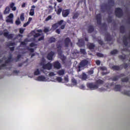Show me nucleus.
Wrapping results in <instances>:
<instances>
[{"label":"nucleus","instance_id":"nucleus-54","mask_svg":"<svg viewBox=\"0 0 130 130\" xmlns=\"http://www.w3.org/2000/svg\"><path fill=\"white\" fill-rule=\"evenodd\" d=\"M21 23V22L19 20H16L15 21L16 25H19Z\"/></svg>","mask_w":130,"mask_h":130},{"label":"nucleus","instance_id":"nucleus-22","mask_svg":"<svg viewBox=\"0 0 130 130\" xmlns=\"http://www.w3.org/2000/svg\"><path fill=\"white\" fill-rule=\"evenodd\" d=\"M123 44L125 46H127L128 45L127 38L125 36L123 37Z\"/></svg>","mask_w":130,"mask_h":130},{"label":"nucleus","instance_id":"nucleus-12","mask_svg":"<svg viewBox=\"0 0 130 130\" xmlns=\"http://www.w3.org/2000/svg\"><path fill=\"white\" fill-rule=\"evenodd\" d=\"M54 55V52L53 51H51L47 55V59L49 60H52L53 56Z\"/></svg>","mask_w":130,"mask_h":130},{"label":"nucleus","instance_id":"nucleus-57","mask_svg":"<svg viewBox=\"0 0 130 130\" xmlns=\"http://www.w3.org/2000/svg\"><path fill=\"white\" fill-rule=\"evenodd\" d=\"M49 31V29L48 28H45V29H44L43 32L47 33Z\"/></svg>","mask_w":130,"mask_h":130},{"label":"nucleus","instance_id":"nucleus-38","mask_svg":"<svg viewBox=\"0 0 130 130\" xmlns=\"http://www.w3.org/2000/svg\"><path fill=\"white\" fill-rule=\"evenodd\" d=\"M16 45L15 43H12V42H9L8 43L7 46H13Z\"/></svg>","mask_w":130,"mask_h":130},{"label":"nucleus","instance_id":"nucleus-7","mask_svg":"<svg viewBox=\"0 0 130 130\" xmlns=\"http://www.w3.org/2000/svg\"><path fill=\"white\" fill-rule=\"evenodd\" d=\"M96 19L98 25H101L102 23V17L101 16V14L100 13L96 15Z\"/></svg>","mask_w":130,"mask_h":130},{"label":"nucleus","instance_id":"nucleus-47","mask_svg":"<svg viewBox=\"0 0 130 130\" xmlns=\"http://www.w3.org/2000/svg\"><path fill=\"white\" fill-rule=\"evenodd\" d=\"M80 52L82 54H86V51H85V50L84 49H80Z\"/></svg>","mask_w":130,"mask_h":130},{"label":"nucleus","instance_id":"nucleus-1","mask_svg":"<svg viewBox=\"0 0 130 130\" xmlns=\"http://www.w3.org/2000/svg\"><path fill=\"white\" fill-rule=\"evenodd\" d=\"M10 9H12V11H16L17 7L15 6V3L14 2H11L10 3L9 6H7L5 10L4 11V15H8L10 13Z\"/></svg>","mask_w":130,"mask_h":130},{"label":"nucleus","instance_id":"nucleus-58","mask_svg":"<svg viewBox=\"0 0 130 130\" xmlns=\"http://www.w3.org/2000/svg\"><path fill=\"white\" fill-rule=\"evenodd\" d=\"M44 40V36H43V37H40L38 39V42H40L42 40Z\"/></svg>","mask_w":130,"mask_h":130},{"label":"nucleus","instance_id":"nucleus-56","mask_svg":"<svg viewBox=\"0 0 130 130\" xmlns=\"http://www.w3.org/2000/svg\"><path fill=\"white\" fill-rule=\"evenodd\" d=\"M8 61H10V62L12 61V55H11L9 57H8Z\"/></svg>","mask_w":130,"mask_h":130},{"label":"nucleus","instance_id":"nucleus-32","mask_svg":"<svg viewBox=\"0 0 130 130\" xmlns=\"http://www.w3.org/2000/svg\"><path fill=\"white\" fill-rule=\"evenodd\" d=\"M117 53H118V50H117L116 49H114V50H112V51L110 52V54L111 55H115Z\"/></svg>","mask_w":130,"mask_h":130},{"label":"nucleus","instance_id":"nucleus-45","mask_svg":"<svg viewBox=\"0 0 130 130\" xmlns=\"http://www.w3.org/2000/svg\"><path fill=\"white\" fill-rule=\"evenodd\" d=\"M56 80H57V81L58 82H61L63 80V79L61 78V77H57V78H56Z\"/></svg>","mask_w":130,"mask_h":130},{"label":"nucleus","instance_id":"nucleus-23","mask_svg":"<svg viewBox=\"0 0 130 130\" xmlns=\"http://www.w3.org/2000/svg\"><path fill=\"white\" fill-rule=\"evenodd\" d=\"M79 16V12H75L73 13V19L74 20L77 19Z\"/></svg>","mask_w":130,"mask_h":130},{"label":"nucleus","instance_id":"nucleus-4","mask_svg":"<svg viewBox=\"0 0 130 130\" xmlns=\"http://www.w3.org/2000/svg\"><path fill=\"white\" fill-rule=\"evenodd\" d=\"M86 87L91 90H96L99 88V85L90 82L86 84Z\"/></svg>","mask_w":130,"mask_h":130},{"label":"nucleus","instance_id":"nucleus-53","mask_svg":"<svg viewBox=\"0 0 130 130\" xmlns=\"http://www.w3.org/2000/svg\"><path fill=\"white\" fill-rule=\"evenodd\" d=\"M100 70L104 71H107V68L106 67H100Z\"/></svg>","mask_w":130,"mask_h":130},{"label":"nucleus","instance_id":"nucleus-31","mask_svg":"<svg viewBox=\"0 0 130 130\" xmlns=\"http://www.w3.org/2000/svg\"><path fill=\"white\" fill-rule=\"evenodd\" d=\"M118 58L120 59L124 60V59H126V56L125 54H124L123 55H119Z\"/></svg>","mask_w":130,"mask_h":130},{"label":"nucleus","instance_id":"nucleus-13","mask_svg":"<svg viewBox=\"0 0 130 130\" xmlns=\"http://www.w3.org/2000/svg\"><path fill=\"white\" fill-rule=\"evenodd\" d=\"M9 32L8 31L4 32V36L6 38H7L8 39H11L13 38V35L12 34H9Z\"/></svg>","mask_w":130,"mask_h":130},{"label":"nucleus","instance_id":"nucleus-18","mask_svg":"<svg viewBox=\"0 0 130 130\" xmlns=\"http://www.w3.org/2000/svg\"><path fill=\"white\" fill-rule=\"evenodd\" d=\"M93 31H94V27H93V26L89 25L88 26V29H87V32H88V33L89 34H91L93 32Z\"/></svg>","mask_w":130,"mask_h":130},{"label":"nucleus","instance_id":"nucleus-3","mask_svg":"<svg viewBox=\"0 0 130 130\" xmlns=\"http://www.w3.org/2000/svg\"><path fill=\"white\" fill-rule=\"evenodd\" d=\"M115 15L117 18H121L123 16L122 9L120 8H117L115 9Z\"/></svg>","mask_w":130,"mask_h":130},{"label":"nucleus","instance_id":"nucleus-28","mask_svg":"<svg viewBox=\"0 0 130 130\" xmlns=\"http://www.w3.org/2000/svg\"><path fill=\"white\" fill-rule=\"evenodd\" d=\"M122 93L124 95H127L130 97V91L124 90L122 92Z\"/></svg>","mask_w":130,"mask_h":130},{"label":"nucleus","instance_id":"nucleus-15","mask_svg":"<svg viewBox=\"0 0 130 130\" xmlns=\"http://www.w3.org/2000/svg\"><path fill=\"white\" fill-rule=\"evenodd\" d=\"M36 7L35 5H32L31 7V9L30 10V12H29V15L31 16H33L35 14V12H34V11H35V8H36Z\"/></svg>","mask_w":130,"mask_h":130},{"label":"nucleus","instance_id":"nucleus-30","mask_svg":"<svg viewBox=\"0 0 130 130\" xmlns=\"http://www.w3.org/2000/svg\"><path fill=\"white\" fill-rule=\"evenodd\" d=\"M119 79L118 76H115L114 77L110 78V80H112L113 81H117Z\"/></svg>","mask_w":130,"mask_h":130},{"label":"nucleus","instance_id":"nucleus-17","mask_svg":"<svg viewBox=\"0 0 130 130\" xmlns=\"http://www.w3.org/2000/svg\"><path fill=\"white\" fill-rule=\"evenodd\" d=\"M57 8H58L57 10L55 9V11L56 12V14H57V15H60L61 12L63 11L62 10V8L60 7L59 6H57Z\"/></svg>","mask_w":130,"mask_h":130},{"label":"nucleus","instance_id":"nucleus-25","mask_svg":"<svg viewBox=\"0 0 130 130\" xmlns=\"http://www.w3.org/2000/svg\"><path fill=\"white\" fill-rule=\"evenodd\" d=\"M65 74V71L64 70H59L57 72V74L59 76H63Z\"/></svg>","mask_w":130,"mask_h":130},{"label":"nucleus","instance_id":"nucleus-59","mask_svg":"<svg viewBox=\"0 0 130 130\" xmlns=\"http://www.w3.org/2000/svg\"><path fill=\"white\" fill-rule=\"evenodd\" d=\"M30 22H27L26 23H25L24 24H23V27H26V26L28 25L29 24Z\"/></svg>","mask_w":130,"mask_h":130},{"label":"nucleus","instance_id":"nucleus-41","mask_svg":"<svg viewBox=\"0 0 130 130\" xmlns=\"http://www.w3.org/2000/svg\"><path fill=\"white\" fill-rule=\"evenodd\" d=\"M109 3L112 4V6L113 7L115 5V1L114 0H109Z\"/></svg>","mask_w":130,"mask_h":130},{"label":"nucleus","instance_id":"nucleus-62","mask_svg":"<svg viewBox=\"0 0 130 130\" xmlns=\"http://www.w3.org/2000/svg\"><path fill=\"white\" fill-rule=\"evenodd\" d=\"M7 66L6 63L2 64V65L0 66V70H2V67H5Z\"/></svg>","mask_w":130,"mask_h":130},{"label":"nucleus","instance_id":"nucleus-51","mask_svg":"<svg viewBox=\"0 0 130 130\" xmlns=\"http://www.w3.org/2000/svg\"><path fill=\"white\" fill-rule=\"evenodd\" d=\"M98 43H99V44H100L101 45H104V42H103V41H102L101 40H98Z\"/></svg>","mask_w":130,"mask_h":130},{"label":"nucleus","instance_id":"nucleus-33","mask_svg":"<svg viewBox=\"0 0 130 130\" xmlns=\"http://www.w3.org/2000/svg\"><path fill=\"white\" fill-rule=\"evenodd\" d=\"M129 80L128 77H125L121 79L122 82H127Z\"/></svg>","mask_w":130,"mask_h":130},{"label":"nucleus","instance_id":"nucleus-42","mask_svg":"<svg viewBox=\"0 0 130 130\" xmlns=\"http://www.w3.org/2000/svg\"><path fill=\"white\" fill-rule=\"evenodd\" d=\"M58 25L57 23H55L52 26V28H53L54 29H56L57 28H58Z\"/></svg>","mask_w":130,"mask_h":130},{"label":"nucleus","instance_id":"nucleus-36","mask_svg":"<svg viewBox=\"0 0 130 130\" xmlns=\"http://www.w3.org/2000/svg\"><path fill=\"white\" fill-rule=\"evenodd\" d=\"M20 20H21V21H24L25 18H24V13H22L21 14V15H20Z\"/></svg>","mask_w":130,"mask_h":130},{"label":"nucleus","instance_id":"nucleus-35","mask_svg":"<svg viewBox=\"0 0 130 130\" xmlns=\"http://www.w3.org/2000/svg\"><path fill=\"white\" fill-rule=\"evenodd\" d=\"M40 71L39 70V69H37V70H36L34 72V75L35 76H38L39 75H40Z\"/></svg>","mask_w":130,"mask_h":130},{"label":"nucleus","instance_id":"nucleus-10","mask_svg":"<svg viewBox=\"0 0 130 130\" xmlns=\"http://www.w3.org/2000/svg\"><path fill=\"white\" fill-rule=\"evenodd\" d=\"M52 64L50 62H48L47 64H45L43 66V69L44 70H50L52 69Z\"/></svg>","mask_w":130,"mask_h":130},{"label":"nucleus","instance_id":"nucleus-48","mask_svg":"<svg viewBox=\"0 0 130 130\" xmlns=\"http://www.w3.org/2000/svg\"><path fill=\"white\" fill-rule=\"evenodd\" d=\"M63 23V20H61L59 21H58L57 23H56V24H57V25H61Z\"/></svg>","mask_w":130,"mask_h":130},{"label":"nucleus","instance_id":"nucleus-37","mask_svg":"<svg viewBox=\"0 0 130 130\" xmlns=\"http://www.w3.org/2000/svg\"><path fill=\"white\" fill-rule=\"evenodd\" d=\"M107 21H108V23H111L112 21V17L111 16H108V17L107 19Z\"/></svg>","mask_w":130,"mask_h":130},{"label":"nucleus","instance_id":"nucleus-50","mask_svg":"<svg viewBox=\"0 0 130 130\" xmlns=\"http://www.w3.org/2000/svg\"><path fill=\"white\" fill-rule=\"evenodd\" d=\"M122 66L123 68H124V69L126 70L128 68V65L127 63H124L122 64Z\"/></svg>","mask_w":130,"mask_h":130},{"label":"nucleus","instance_id":"nucleus-61","mask_svg":"<svg viewBox=\"0 0 130 130\" xmlns=\"http://www.w3.org/2000/svg\"><path fill=\"white\" fill-rule=\"evenodd\" d=\"M96 64H97V66H100V64H101V61L100 60H96Z\"/></svg>","mask_w":130,"mask_h":130},{"label":"nucleus","instance_id":"nucleus-5","mask_svg":"<svg viewBox=\"0 0 130 130\" xmlns=\"http://www.w3.org/2000/svg\"><path fill=\"white\" fill-rule=\"evenodd\" d=\"M71 13V9H63L62 11V16L63 18H67Z\"/></svg>","mask_w":130,"mask_h":130},{"label":"nucleus","instance_id":"nucleus-14","mask_svg":"<svg viewBox=\"0 0 130 130\" xmlns=\"http://www.w3.org/2000/svg\"><path fill=\"white\" fill-rule=\"evenodd\" d=\"M57 48V53L59 55H61L62 54V51H61V45L60 44H58V42H57V44L56 45Z\"/></svg>","mask_w":130,"mask_h":130},{"label":"nucleus","instance_id":"nucleus-43","mask_svg":"<svg viewBox=\"0 0 130 130\" xmlns=\"http://www.w3.org/2000/svg\"><path fill=\"white\" fill-rule=\"evenodd\" d=\"M21 55H20V54L18 55V56L16 57V58H15L16 62L18 61L19 60H20V59L21 58Z\"/></svg>","mask_w":130,"mask_h":130},{"label":"nucleus","instance_id":"nucleus-46","mask_svg":"<svg viewBox=\"0 0 130 130\" xmlns=\"http://www.w3.org/2000/svg\"><path fill=\"white\" fill-rule=\"evenodd\" d=\"M41 36V34L40 33H36L35 35L34 36L35 38H37Z\"/></svg>","mask_w":130,"mask_h":130},{"label":"nucleus","instance_id":"nucleus-9","mask_svg":"<svg viewBox=\"0 0 130 130\" xmlns=\"http://www.w3.org/2000/svg\"><path fill=\"white\" fill-rule=\"evenodd\" d=\"M53 65L54 68L57 70H59L61 68V65L58 60L54 62Z\"/></svg>","mask_w":130,"mask_h":130},{"label":"nucleus","instance_id":"nucleus-52","mask_svg":"<svg viewBox=\"0 0 130 130\" xmlns=\"http://www.w3.org/2000/svg\"><path fill=\"white\" fill-rule=\"evenodd\" d=\"M28 51H30V52H34V49L33 48H29L28 47L27 48Z\"/></svg>","mask_w":130,"mask_h":130},{"label":"nucleus","instance_id":"nucleus-55","mask_svg":"<svg viewBox=\"0 0 130 130\" xmlns=\"http://www.w3.org/2000/svg\"><path fill=\"white\" fill-rule=\"evenodd\" d=\"M24 29L21 28H20L19 29V32H20V34H22L23 33H24Z\"/></svg>","mask_w":130,"mask_h":130},{"label":"nucleus","instance_id":"nucleus-24","mask_svg":"<svg viewBox=\"0 0 130 130\" xmlns=\"http://www.w3.org/2000/svg\"><path fill=\"white\" fill-rule=\"evenodd\" d=\"M56 42V39L53 37H51L48 40V42L49 43H52Z\"/></svg>","mask_w":130,"mask_h":130},{"label":"nucleus","instance_id":"nucleus-6","mask_svg":"<svg viewBox=\"0 0 130 130\" xmlns=\"http://www.w3.org/2000/svg\"><path fill=\"white\" fill-rule=\"evenodd\" d=\"M13 18L14 15L13 13H11L9 16H8L6 19V22L7 23H10V24H13Z\"/></svg>","mask_w":130,"mask_h":130},{"label":"nucleus","instance_id":"nucleus-11","mask_svg":"<svg viewBox=\"0 0 130 130\" xmlns=\"http://www.w3.org/2000/svg\"><path fill=\"white\" fill-rule=\"evenodd\" d=\"M105 41L107 42L111 41L112 37H111L110 32H106L105 34Z\"/></svg>","mask_w":130,"mask_h":130},{"label":"nucleus","instance_id":"nucleus-27","mask_svg":"<svg viewBox=\"0 0 130 130\" xmlns=\"http://www.w3.org/2000/svg\"><path fill=\"white\" fill-rule=\"evenodd\" d=\"M46 79V78L44 76H39L38 77L37 80L39 81H44Z\"/></svg>","mask_w":130,"mask_h":130},{"label":"nucleus","instance_id":"nucleus-63","mask_svg":"<svg viewBox=\"0 0 130 130\" xmlns=\"http://www.w3.org/2000/svg\"><path fill=\"white\" fill-rule=\"evenodd\" d=\"M64 81L66 83L69 82V78L67 77H64Z\"/></svg>","mask_w":130,"mask_h":130},{"label":"nucleus","instance_id":"nucleus-40","mask_svg":"<svg viewBox=\"0 0 130 130\" xmlns=\"http://www.w3.org/2000/svg\"><path fill=\"white\" fill-rule=\"evenodd\" d=\"M45 59L43 58L41 60V62H40V65L42 66L43 67L44 65L45 64Z\"/></svg>","mask_w":130,"mask_h":130},{"label":"nucleus","instance_id":"nucleus-44","mask_svg":"<svg viewBox=\"0 0 130 130\" xmlns=\"http://www.w3.org/2000/svg\"><path fill=\"white\" fill-rule=\"evenodd\" d=\"M96 55L99 57H104V55L102 53H98L96 54Z\"/></svg>","mask_w":130,"mask_h":130},{"label":"nucleus","instance_id":"nucleus-29","mask_svg":"<svg viewBox=\"0 0 130 130\" xmlns=\"http://www.w3.org/2000/svg\"><path fill=\"white\" fill-rule=\"evenodd\" d=\"M112 69L113 70H116V71H119L120 70H121V69H120V67L118 66H113L112 67Z\"/></svg>","mask_w":130,"mask_h":130},{"label":"nucleus","instance_id":"nucleus-2","mask_svg":"<svg viewBox=\"0 0 130 130\" xmlns=\"http://www.w3.org/2000/svg\"><path fill=\"white\" fill-rule=\"evenodd\" d=\"M89 64V61L88 60H82L80 63H79V64L78 66V72H81V71L82 70V68L86 66H88V64Z\"/></svg>","mask_w":130,"mask_h":130},{"label":"nucleus","instance_id":"nucleus-8","mask_svg":"<svg viewBox=\"0 0 130 130\" xmlns=\"http://www.w3.org/2000/svg\"><path fill=\"white\" fill-rule=\"evenodd\" d=\"M70 44L72 45L71 40L69 37H67L64 40V47L66 48H68Z\"/></svg>","mask_w":130,"mask_h":130},{"label":"nucleus","instance_id":"nucleus-16","mask_svg":"<svg viewBox=\"0 0 130 130\" xmlns=\"http://www.w3.org/2000/svg\"><path fill=\"white\" fill-rule=\"evenodd\" d=\"M110 8L109 6L107 4H104L101 5V9L103 12H105L106 10Z\"/></svg>","mask_w":130,"mask_h":130},{"label":"nucleus","instance_id":"nucleus-34","mask_svg":"<svg viewBox=\"0 0 130 130\" xmlns=\"http://www.w3.org/2000/svg\"><path fill=\"white\" fill-rule=\"evenodd\" d=\"M120 32L121 34H124V33L125 32V28H124V26H120Z\"/></svg>","mask_w":130,"mask_h":130},{"label":"nucleus","instance_id":"nucleus-60","mask_svg":"<svg viewBox=\"0 0 130 130\" xmlns=\"http://www.w3.org/2000/svg\"><path fill=\"white\" fill-rule=\"evenodd\" d=\"M85 88V87L84 85H81L80 86H79V88L82 90H84Z\"/></svg>","mask_w":130,"mask_h":130},{"label":"nucleus","instance_id":"nucleus-26","mask_svg":"<svg viewBox=\"0 0 130 130\" xmlns=\"http://www.w3.org/2000/svg\"><path fill=\"white\" fill-rule=\"evenodd\" d=\"M104 83V81H103V80H102L101 79H99L96 81L95 85H98V86H99L101 85H103Z\"/></svg>","mask_w":130,"mask_h":130},{"label":"nucleus","instance_id":"nucleus-20","mask_svg":"<svg viewBox=\"0 0 130 130\" xmlns=\"http://www.w3.org/2000/svg\"><path fill=\"white\" fill-rule=\"evenodd\" d=\"M95 47V45L94 43H88V44H87V47H88L90 50L94 49Z\"/></svg>","mask_w":130,"mask_h":130},{"label":"nucleus","instance_id":"nucleus-49","mask_svg":"<svg viewBox=\"0 0 130 130\" xmlns=\"http://www.w3.org/2000/svg\"><path fill=\"white\" fill-rule=\"evenodd\" d=\"M37 44L34 43H31L29 45L30 47H34V46H37Z\"/></svg>","mask_w":130,"mask_h":130},{"label":"nucleus","instance_id":"nucleus-19","mask_svg":"<svg viewBox=\"0 0 130 130\" xmlns=\"http://www.w3.org/2000/svg\"><path fill=\"white\" fill-rule=\"evenodd\" d=\"M121 86L119 84L115 85L114 90L116 91H120L121 90Z\"/></svg>","mask_w":130,"mask_h":130},{"label":"nucleus","instance_id":"nucleus-39","mask_svg":"<svg viewBox=\"0 0 130 130\" xmlns=\"http://www.w3.org/2000/svg\"><path fill=\"white\" fill-rule=\"evenodd\" d=\"M71 81L72 82L74 85H77V82L75 78H73L72 80H71Z\"/></svg>","mask_w":130,"mask_h":130},{"label":"nucleus","instance_id":"nucleus-64","mask_svg":"<svg viewBox=\"0 0 130 130\" xmlns=\"http://www.w3.org/2000/svg\"><path fill=\"white\" fill-rule=\"evenodd\" d=\"M55 75L53 72H51L49 73V76L50 77H53Z\"/></svg>","mask_w":130,"mask_h":130},{"label":"nucleus","instance_id":"nucleus-21","mask_svg":"<svg viewBox=\"0 0 130 130\" xmlns=\"http://www.w3.org/2000/svg\"><path fill=\"white\" fill-rule=\"evenodd\" d=\"M80 78L83 81L87 80V74H85V73H83L80 76Z\"/></svg>","mask_w":130,"mask_h":130}]
</instances>
